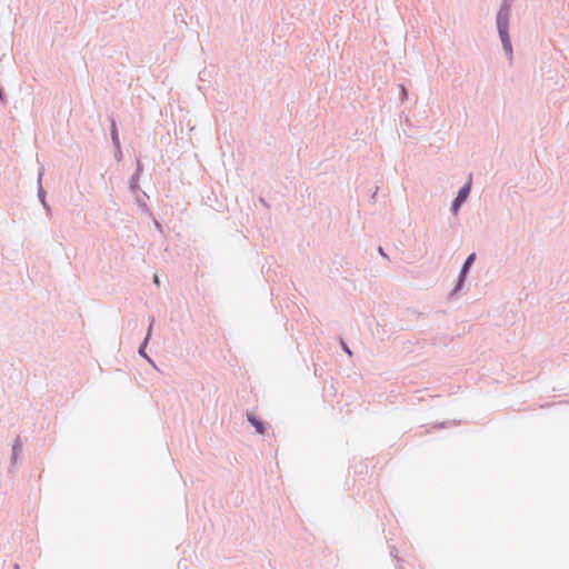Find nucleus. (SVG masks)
I'll list each match as a JSON object with an SVG mask.
<instances>
[{"label":"nucleus","instance_id":"obj_2","mask_svg":"<svg viewBox=\"0 0 569 569\" xmlns=\"http://www.w3.org/2000/svg\"><path fill=\"white\" fill-rule=\"evenodd\" d=\"M471 186V178H469V181L466 183V186L459 191L453 204L452 209L453 211H458L460 204L468 198L469 191Z\"/></svg>","mask_w":569,"mask_h":569},{"label":"nucleus","instance_id":"obj_5","mask_svg":"<svg viewBox=\"0 0 569 569\" xmlns=\"http://www.w3.org/2000/svg\"><path fill=\"white\" fill-rule=\"evenodd\" d=\"M499 30V34H500V38H501V41L502 42H508L509 39V34H508V29H498Z\"/></svg>","mask_w":569,"mask_h":569},{"label":"nucleus","instance_id":"obj_8","mask_svg":"<svg viewBox=\"0 0 569 569\" xmlns=\"http://www.w3.org/2000/svg\"><path fill=\"white\" fill-rule=\"evenodd\" d=\"M112 139H113V141H117V139H118L116 129L112 130Z\"/></svg>","mask_w":569,"mask_h":569},{"label":"nucleus","instance_id":"obj_7","mask_svg":"<svg viewBox=\"0 0 569 569\" xmlns=\"http://www.w3.org/2000/svg\"><path fill=\"white\" fill-rule=\"evenodd\" d=\"M342 348L348 355H351L350 349L345 343H342Z\"/></svg>","mask_w":569,"mask_h":569},{"label":"nucleus","instance_id":"obj_9","mask_svg":"<svg viewBox=\"0 0 569 569\" xmlns=\"http://www.w3.org/2000/svg\"><path fill=\"white\" fill-rule=\"evenodd\" d=\"M153 281H154V283H156V284H159V278H158V276H157V274H154V277H153Z\"/></svg>","mask_w":569,"mask_h":569},{"label":"nucleus","instance_id":"obj_3","mask_svg":"<svg viewBox=\"0 0 569 569\" xmlns=\"http://www.w3.org/2000/svg\"><path fill=\"white\" fill-rule=\"evenodd\" d=\"M475 259H476V253H471V254L467 258V260H466V262H465V264H463V267H462V271H461V274H462V276L467 272V270L469 269V267L473 263Z\"/></svg>","mask_w":569,"mask_h":569},{"label":"nucleus","instance_id":"obj_10","mask_svg":"<svg viewBox=\"0 0 569 569\" xmlns=\"http://www.w3.org/2000/svg\"><path fill=\"white\" fill-rule=\"evenodd\" d=\"M0 100H1V101H4L3 93H2V90H1V89H0Z\"/></svg>","mask_w":569,"mask_h":569},{"label":"nucleus","instance_id":"obj_1","mask_svg":"<svg viewBox=\"0 0 569 569\" xmlns=\"http://www.w3.org/2000/svg\"><path fill=\"white\" fill-rule=\"evenodd\" d=\"M509 16H510V3L506 1L498 12L497 17V27L498 29H508V22H509Z\"/></svg>","mask_w":569,"mask_h":569},{"label":"nucleus","instance_id":"obj_4","mask_svg":"<svg viewBox=\"0 0 569 569\" xmlns=\"http://www.w3.org/2000/svg\"><path fill=\"white\" fill-rule=\"evenodd\" d=\"M249 421L256 427L259 433L262 435L264 432V428L261 421L257 420L256 418H249Z\"/></svg>","mask_w":569,"mask_h":569},{"label":"nucleus","instance_id":"obj_6","mask_svg":"<svg viewBox=\"0 0 569 569\" xmlns=\"http://www.w3.org/2000/svg\"><path fill=\"white\" fill-rule=\"evenodd\" d=\"M503 44V48L509 52L511 53V43H510V40H508V42H502Z\"/></svg>","mask_w":569,"mask_h":569}]
</instances>
